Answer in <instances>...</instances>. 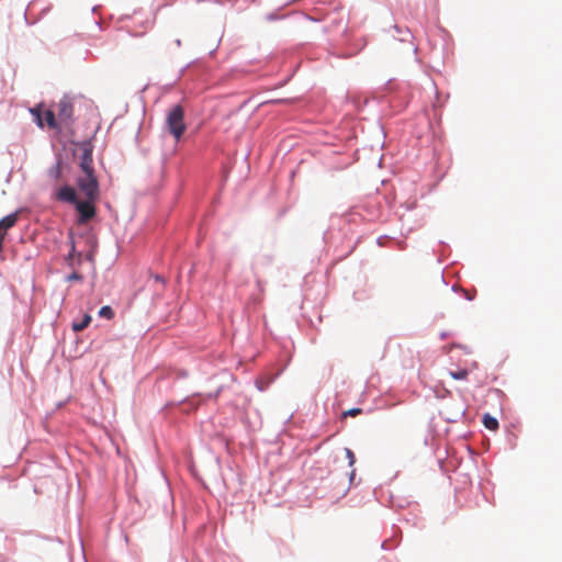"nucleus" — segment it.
Returning <instances> with one entry per match:
<instances>
[{
  "label": "nucleus",
  "instance_id": "15",
  "mask_svg": "<svg viewBox=\"0 0 562 562\" xmlns=\"http://www.w3.org/2000/svg\"><path fill=\"white\" fill-rule=\"evenodd\" d=\"M31 113L33 114V116L35 117L37 124L40 127H43L44 126V122H43V119H42V111H41V108L37 106V108H34L31 110Z\"/></svg>",
  "mask_w": 562,
  "mask_h": 562
},
{
  "label": "nucleus",
  "instance_id": "6",
  "mask_svg": "<svg viewBox=\"0 0 562 562\" xmlns=\"http://www.w3.org/2000/svg\"><path fill=\"white\" fill-rule=\"evenodd\" d=\"M92 165H93L92 153H91V150L85 149L82 157H81V162H80L81 170L83 171L85 175H94Z\"/></svg>",
  "mask_w": 562,
  "mask_h": 562
},
{
  "label": "nucleus",
  "instance_id": "16",
  "mask_svg": "<svg viewBox=\"0 0 562 562\" xmlns=\"http://www.w3.org/2000/svg\"><path fill=\"white\" fill-rule=\"evenodd\" d=\"M361 412H362L361 408H351L349 411L344 412L342 416L344 417H347V416L355 417V416L361 414Z\"/></svg>",
  "mask_w": 562,
  "mask_h": 562
},
{
  "label": "nucleus",
  "instance_id": "8",
  "mask_svg": "<svg viewBox=\"0 0 562 562\" xmlns=\"http://www.w3.org/2000/svg\"><path fill=\"white\" fill-rule=\"evenodd\" d=\"M166 130L171 136L176 138V108L168 112Z\"/></svg>",
  "mask_w": 562,
  "mask_h": 562
},
{
  "label": "nucleus",
  "instance_id": "10",
  "mask_svg": "<svg viewBox=\"0 0 562 562\" xmlns=\"http://www.w3.org/2000/svg\"><path fill=\"white\" fill-rule=\"evenodd\" d=\"M91 323V316L89 314H85L80 322L72 323V330L76 333L82 331L85 328L89 326Z\"/></svg>",
  "mask_w": 562,
  "mask_h": 562
},
{
  "label": "nucleus",
  "instance_id": "19",
  "mask_svg": "<svg viewBox=\"0 0 562 562\" xmlns=\"http://www.w3.org/2000/svg\"><path fill=\"white\" fill-rule=\"evenodd\" d=\"M4 237L5 236L0 235V252L2 251Z\"/></svg>",
  "mask_w": 562,
  "mask_h": 562
},
{
  "label": "nucleus",
  "instance_id": "12",
  "mask_svg": "<svg viewBox=\"0 0 562 562\" xmlns=\"http://www.w3.org/2000/svg\"><path fill=\"white\" fill-rule=\"evenodd\" d=\"M99 316L106 319H112L114 317V312L111 306L105 305L100 308Z\"/></svg>",
  "mask_w": 562,
  "mask_h": 562
},
{
  "label": "nucleus",
  "instance_id": "1",
  "mask_svg": "<svg viewBox=\"0 0 562 562\" xmlns=\"http://www.w3.org/2000/svg\"><path fill=\"white\" fill-rule=\"evenodd\" d=\"M79 190L89 200H97L99 198V184L94 175H85L77 181Z\"/></svg>",
  "mask_w": 562,
  "mask_h": 562
},
{
  "label": "nucleus",
  "instance_id": "13",
  "mask_svg": "<svg viewBox=\"0 0 562 562\" xmlns=\"http://www.w3.org/2000/svg\"><path fill=\"white\" fill-rule=\"evenodd\" d=\"M449 375L454 380H465L469 375V371L467 369L450 371Z\"/></svg>",
  "mask_w": 562,
  "mask_h": 562
},
{
  "label": "nucleus",
  "instance_id": "11",
  "mask_svg": "<svg viewBox=\"0 0 562 562\" xmlns=\"http://www.w3.org/2000/svg\"><path fill=\"white\" fill-rule=\"evenodd\" d=\"M483 425L490 430H496L498 428V422L495 417L490 414L483 416Z\"/></svg>",
  "mask_w": 562,
  "mask_h": 562
},
{
  "label": "nucleus",
  "instance_id": "17",
  "mask_svg": "<svg viewBox=\"0 0 562 562\" xmlns=\"http://www.w3.org/2000/svg\"><path fill=\"white\" fill-rule=\"evenodd\" d=\"M346 456L349 460V464L353 465V463L356 462V457H355V453L352 452V450L349 448H346Z\"/></svg>",
  "mask_w": 562,
  "mask_h": 562
},
{
  "label": "nucleus",
  "instance_id": "4",
  "mask_svg": "<svg viewBox=\"0 0 562 562\" xmlns=\"http://www.w3.org/2000/svg\"><path fill=\"white\" fill-rule=\"evenodd\" d=\"M55 196L58 201L68 202L71 204L77 203V200H78L76 190L70 186L60 187L56 191Z\"/></svg>",
  "mask_w": 562,
  "mask_h": 562
},
{
  "label": "nucleus",
  "instance_id": "14",
  "mask_svg": "<svg viewBox=\"0 0 562 562\" xmlns=\"http://www.w3.org/2000/svg\"><path fill=\"white\" fill-rule=\"evenodd\" d=\"M183 112L180 106H178V138L182 135L186 130V124L182 122Z\"/></svg>",
  "mask_w": 562,
  "mask_h": 562
},
{
  "label": "nucleus",
  "instance_id": "3",
  "mask_svg": "<svg viewBox=\"0 0 562 562\" xmlns=\"http://www.w3.org/2000/svg\"><path fill=\"white\" fill-rule=\"evenodd\" d=\"M95 201L97 200H89V199H86L85 201L77 200V203H75V205L80 215V218H79L80 223H86L95 215V207H94Z\"/></svg>",
  "mask_w": 562,
  "mask_h": 562
},
{
  "label": "nucleus",
  "instance_id": "5",
  "mask_svg": "<svg viewBox=\"0 0 562 562\" xmlns=\"http://www.w3.org/2000/svg\"><path fill=\"white\" fill-rule=\"evenodd\" d=\"M63 169H64V166H63V162L60 159H58L56 161L55 165H53L48 171H47V177L48 179L54 182V183H58L63 180Z\"/></svg>",
  "mask_w": 562,
  "mask_h": 562
},
{
  "label": "nucleus",
  "instance_id": "2",
  "mask_svg": "<svg viewBox=\"0 0 562 562\" xmlns=\"http://www.w3.org/2000/svg\"><path fill=\"white\" fill-rule=\"evenodd\" d=\"M74 103L67 95L63 97L57 104V117L60 124L68 125L72 121Z\"/></svg>",
  "mask_w": 562,
  "mask_h": 562
},
{
  "label": "nucleus",
  "instance_id": "18",
  "mask_svg": "<svg viewBox=\"0 0 562 562\" xmlns=\"http://www.w3.org/2000/svg\"><path fill=\"white\" fill-rule=\"evenodd\" d=\"M81 279H82V277L78 272H72L71 274H69L67 277L68 281H78V280H81Z\"/></svg>",
  "mask_w": 562,
  "mask_h": 562
},
{
  "label": "nucleus",
  "instance_id": "20",
  "mask_svg": "<svg viewBox=\"0 0 562 562\" xmlns=\"http://www.w3.org/2000/svg\"><path fill=\"white\" fill-rule=\"evenodd\" d=\"M74 251H75V246L72 245L71 246V252H74ZM70 255L72 256V254H70Z\"/></svg>",
  "mask_w": 562,
  "mask_h": 562
},
{
  "label": "nucleus",
  "instance_id": "7",
  "mask_svg": "<svg viewBox=\"0 0 562 562\" xmlns=\"http://www.w3.org/2000/svg\"><path fill=\"white\" fill-rule=\"evenodd\" d=\"M19 218V212L9 214L0 220V235L5 236L8 229L13 227Z\"/></svg>",
  "mask_w": 562,
  "mask_h": 562
},
{
  "label": "nucleus",
  "instance_id": "9",
  "mask_svg": "<svg viewBox=\"0 0 562 562\" xmlns=\"http://www.w3.org/2000/svg\"><path fill=\"white\" fill-rule=\"evenodd\" d=\"M46 124L54 130H60L59 121L57 122L55 113L52 110H46L44 113Z\"/></svg>",
  "mask_w": 562,
  "mask_h": 562
}]
</instances>
